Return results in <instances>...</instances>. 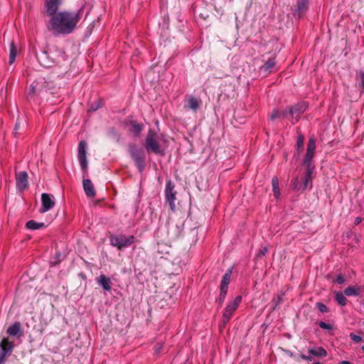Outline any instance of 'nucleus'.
I'll return each mask as SVG.
<instances>
[{"label": "nucleus", "mask_w": 364, "mask_h": 364, "mask_svg": "<svg viewBox=\"0 0 364 364\" xmlns=\"http://www.w3.org/2000/svg\"><path fill=\"white\" fill-rule=\"evenodd\" d=\"M18 53V49L14 41L10 43L9 49V64L11 65L15 62L16 57Z\"/></svg>", "instance_id": "23"}, {"label": "nucleus", "mask_w": 364, "mask_h": 364, "mask_svg": "<svg viewBox=\"0 0 364 364\" xmlns=\"http://www.w3.org/2000/svg\"><path fill=\"white\" fill-rule=\"evenodd\" d=\"M309 0H296L295 9L293 11V15L298 18L302 17L307 10L309 9Z\"/></svg>", "instance_id": "13"}, {"label": "nucleus", "mask_w": 364, "mask_h": 364, "mask_svg": "<svg viewBox=\"0 0 364 364\" xmlns=\"http://www.w3.org/2000/svg\"><path fill=\"white\" fill-rule=\"evenodd\" d=\"M360 222H361V218H355V225H358Z\"/></svg>", "instance_id": "45"}, {"label": "nucleus", "mask_w": 364, "mask_h": 364, "mask_svg": "<svg viewBox=\"0 0 364 364\" xmlns=\"http://www.w3.org/2000/svg\"><path fill=\"white\" fill-rule=\"evenodd\" d=\"M362 350L364 351V346L361 347Z\"/></svg>", "instance_id": "49"}, {"label": "nucleus", "mask_w": 364, "mask_h": 364, "mask_svg": "<svg viewBox=\"0 0 364 364\" xmlns=\"http://www.w3.org/2000/svg\"><path fill=\"white\" fill-rule=\"evenodd\" d=\"M230 1H232L233 0H229Z\"/></svg>", "instance_id": "50"}, {"label": "nucleus", "mask_w": 364, "mask_h": 364, "mask_svg": "<svg viewBox=\"0 0 364 364\" xmlns=\"http://www.w3.org/2000/svg\"><path fill=\"white\" fill-rule=\"evenodd\" d=\"M277 118H287L289 119V114L288 109L279 111L278 109H274L270 115V119L274 120Z\"/></svg>", "instance_id": "20"}, {"label": "nucleus", "mask_w": 364, "mask_h": 364, "mask_svg": "<svg viewBox=\"0 0 364 364\" xmlns=\"http://www.w3.org/2000/svg\"><path fill=\"white\" fill-rule=\"evenodd\" d=\"M14 345L8 338H4L0 343L1 350L7 355H10L13 351Z\"/></svg>", "instance_id": "17"}, {"label": "nucleus", "mask_w": 364, "mask_h": 364, "mask_svg": "<svg viewBox=\"0 0 364 364\" xmlns=\"http://www.w3.org/2000/svg\"><path fill=\"white\" fill-rule=\"evenodd\" d=\"M274 66H275V61L273 59H269L264 65V68L265 70H270Z\"/></svg>", "instance_id": "31"}, {"label": "nucleus", "mask_w": 364, "mask_h": 364, "mask_svg": "<svg viewBox=\"0 0 364 364\" xmlns=\"http://www.w3.org/2000/svg\"><path fill=\"white\" fill-rule=\"evenodd\" d=\"M316 149V139L314 137L311 136L309 138L306 153L305 154L303 164L306 166V171L304 176V178L301 184V191L306 189L309 186V183L311 181V175L314 170L315 166L313 163V158L314 156Z\"/></svg>", "instance_id": "2"}, {"label": "nucleus", "mask_w": 364, "mask_h": 364, "mask_svg": "<svg viewBox=\"0 0 364 364\" xmlns=\"http://www.w3.org/2000/svg\"><path fill=\"white\" fill-rule=\"evenodd\" d=\"M309 353L314 356L326 357L327 355L326 350L322 347L309 349Z\"/></svg>", "instance_id": "25"}, {"label": "nucleus", "mask_w": 364, "mask_h": 364, "mask_svg": "<svg viewBox=\"0 0 364 364\" xmlns=\"http://www.w3.org/2000/svg\"><path fill=\"white\" fill-rule=\"evenodd\" d=\"M134 239L133 235H119L115 237V247L119 250L127 247L134 243Z\"/></svg>", "instance_id": "12"}, {"label": "nucleus", "mask_w": 364, "mask_h": 364, "mask_svg": "<svg viewBox=\"0 0 364 364\" xmlns=\"http://www.w3.org/2000/svg\"><path fill=\"white\" fill-rule=\"evenodd\" d=\"M335 282L338 284H343L345 282V278L343 277V275L339 274L337 276Z\"/></svg>", "instance_id": "39"}, {"label": "nucleus", "mask_w": 364, "mask_h": 364, "mask_svg": "<svg viewBox=\"0 0 364 364\" xmlns=\"http://www.w3.org/2000/svg\"><path fill=\"white\" fill-rule=\"evenodd\" d=\"M162 346H163V345L161 344V343H159L158 345H156L155 346V350H154L155 353H159L161 352V349H162Z\"/></svg>", "instance_id": "42"}, {"label": "nucleus", "mask_w": 364, "mask_h": 364, "mask_svg": "<svg viewBox=\"0 0 364 364\" xmlns=\"http://www.w3.org/2000/svg\"><path fill=\"white\" fill-rule=\"evenodd\" d=\"M313 364H321V363L318 362H316V363H314Z\"/></svg>", "instance_id": "48"}, {"label": "nucleus", "mask_w": 364, "mask_h": 364, "mask_svg": "<svg viewBox=\"0 0 364 364\" xmlns=\"http://www.w3.org/2000/svg\"><path fill=\"white\" fill-rule=\"evenodd\" d=\"M18 129H19V121L18 119L15 124V127H14L15 134H17V131Z\"/></svg>", "instance_id": "43"}, {"label": "nucleus", "mask_w": 364, "mask_h": 364, "mask_svg": "<svg viewBox=\"0 0 364 364\" xmlns=\"http://www.w3.org/2000/svg\"><path fill=\"white\" fill-rule=\"evenodd\" d=\"M306 105L305 102H300L288 108L289 121L292 124L296 123L299 119L300 115L306 110Z\"/></svg>", "instance_id": "9"}, {"label": "nucleus", "mask_w": 364, "mask_h": 364, "mask_svg": "<svg viewBox=\"0 0 364 364\" xmlns=\"http://www.w3.org/2000/svg\"><path fill=\"white\" fill-rule=\"evenodd\" d=\"M110 244L114 245V236L111 235L109 237Z\"/></svg>", "instance_id": "46"}, {"label": "nucleus", "mask_w": 364, "mask_h": 364, "mask_svg": "<svg viewBox=\"0 0 364 364\" xmlns=\"http://www.w3.org/2000/svg\"><path fill=\"white\" fill-rule=\"evenodd\" d=\"M41 203L42 205L39 210L41 213L50 210L55 204L53 196L46 193L41 194Z\"/></svg>", "instance_id": "11"}, {"label": "nucleus", "mask_w": 364, "mask_h": 364, "mask_svg": "<svg viewBox=\"0 0 364 364\" xmlns=\"http://www.w3.org/2000/svg\"><path fill=\"white\" fill-rule=\"evenodd\" d=\"M86 146V142L81 141L78 144L77 149V159L80 168L83 171H86L87 168Z\"/></svg>", "instance_id": "10"}, {"label": "nucleus", "mask_w": 364, "mask_h": 364, "mask_svg": "<svg viewBox=\"0 0 364 364\" xmlns=\"http://www.w3.org/2000/svg\"><path fill=\"white\" fill-rule=\"evenodd\" d=\"M81 14V9L77 12H58L50 19L51 29L58 34H69L75 28Z\"/></svg>", "instance_id": "1"}, {"label": "nucleus", "mask_w": 364, "mask_h": 364, "mask_svg": "<svg viewBox=\"0 0 364 364\" xmlns=\"http://www.w3.org/2000/svg\"><path fill=\"white\" fill-rule=\"evenodd\" d=\"M360 82H359V85H360V86L362 87V88H363L364 87V73H360Z\"/></svg>", "instance_id": "41"}, {"label": "nucleus", "mask_w": 364, "mask_h": 364, "mask_svg": "<svg viewBox=\"0 0 364 364\" xmlns=\"http://www.w3.org/2000/svg\"><path fill=\"white\" fill-rule=\"evenodd\" d=\"M350 338L355 343H359L362 341V337L358 336V335H356L353 333H351L350 334Z\"/></svg>", "instance_id": "37"}, {"label": "nucleus", "mask_w": 364, "mask_h": 364, "mask_svg": "<svg viewBox=\"0 0 364 364\" xmlns=\"http://www.w3.org/2000/svg\"><path fill=\"white\" fill-rule=\"evenodd\" d=\"M165 196L166 200L168 203L171 210L174 211L176 209L175 201L176 200V191L174 190V184L171 180L166 182Z\"/></svg>", "instance_id": "8"}, {"label": "nucleus", "mask_w": 364, "mask_h": 364, "mask_svg": "<svg viewBox=\"0 0 364 364\" xmlns=\"http://www.w3.org/2000/svg\"><path fill=\"white\" fill-rule=\"evenodd\" d=\"M37 59L40 64L43 67H51L53 63L61 65L67 60V56L62 50L55 48V50L48 52L42 51L37 55Z\"/></svg>", "instance_id": "3"}, {"label": "nucleus", "mask_w": 364, "mask_h": 364, "mask_svg": "<svg viewBox=\"0 0 364 364\" xmlns=\"http://www.w3.org/2000/svg\"><path fill=\"white\" fill-rule=\"evenodd\" d=\"M316 306L321 313H326L328 311L327 306L325 304H323V303H321V302L316 303Z\"/></svg>", "instance_id": "35"}, {"label": "nucleus", "mask_w": 364, "mask_h": 364, "mask_svg": "<svg viewBox=\"0 0 364 364\" xmlns=\"http://www.w3.org/2000/svg\"><path fill=\"white\" fill-rule=\"evenodd\" d=\"M83 189L86 196L89 198H94L96 195L95 187L90 179H84L82 181Z\"/></svg>", "instance_id": "16"}, {"label": "nucleus", "mask_w": 364, "mask_h": 364, "mask_svg": "<svg viewBox=\"0 0 364 364\" xmlns=\"http://www.w3.org/2000/svg\"><path fill=\"white\" fill-rule=\"evenodd\" d=\"M6 333L10 336L20 337L22 335L21 323L19 322H14L7 328Z\"/></svg>", "instance_id": "18"}, {"label": "nucleus", "mask_w": 364, "mask_h": 364, "mask_svg": "<svg viewBox=\"0 0 364 364\" xmlns=\"http://www.w3.org/2000/svg\"><path fill=\"white\" fill-rule=\"evenodd\" d=\"M143 129V126L136 122H131L130 131L134 134V136H137L140 134Z\"/></svg>", "instance_id": "27"}, {"label": "nucleus", "mask_w": 364, "mask_h": 364, "mask_svg": "<svg viewBox=\"0 0 364 364\" xmlns=\"http://www.w3.org/2000/svg\"><path fill=\"white\" fill-rule=\"evenodd\" d=\"M26 227L29 230H35L44 228L46 227V225L44 223H38L36 222L35 220H31L26 223Z\"/></svg>", "instance_id": "24"}, {"label": "nucleus", "mask_w": 364, "mask_h": 364, "mask_svg": "<svg viewBox=\"0 0 364 364\" xmlns=\"http://www.w3.org/2000/svg\"><path fill=\"white\" fill-rule=\"evenodd\" d=\"M200 102L194 97L191 96L188 100V106L191 109H192L193 111L197 110V109L200 106Z\"/></svg>", "instance_id": "26"}, {"label": "nucleus", "mask_w": 364, "mask_h": 364, "mask_svg": "<svg viewBox=\"0 0 364 364\" xmlns=\"http://www.w3.org/2000/svg\"><path fill=\"white\" fill-rule=\"evenodd\" d=\"M63 0H46L45 7L46 14L50 17L55 16Z\"/></svg>", "instance_id": "14"}, {"label": "nucleus", "mask_w": 364, "mask_h": 364, "mask_svg": "<svg viewBox=\"0 0 364 364\" xmlns=\"http://www.w3.org/2000/svg\"><path fill=\"white\" fill-rule=\"evenodd\" d=\"M318 326L323 328V329H326V330H332L333 329V326L329 324V323H326V322L324 321H320L318 322Z\"/></svg>", "instance_id": "34"}, {"label": "nucleus", "mask_w": 364, "mask_h": 364, "mask_svg": "<svg viewBox=\"0 0 364 364\" xmlns=\"http://www.w3.org/2000/svg\"><path fill=\"white\" fill-rule=\"evenodd\" d=\"M8 355L5 354L4 352L1 350L0 352V364H4L5 363V358Z\"/></svg>", "instance_id": "40"}, {"label": "nucleus", "mask_w": 364, "mask_h": 364, "mask_svg": "<svg viewBox=\"0 0 364 364\" xmlns=\"http://www.w3.org/2000/svg\"><path fill=\"white\" fill-rule=\"evenodd\" d=\"M227 292H228V289H225L224 287H222V288L220 287V295L218 297V302H219L220 305H221L223 303V301L225 299Z\"/></svg>", "instance_id": "30"}, {"label": "nucleus", "mask_w": 364, "mask_h": 364, "mask_svg": "<svg viewBox=\"0 0 364 364\" xmlns=\"http://www.w3.org/2000/svg\"><path fill=\"white\" fill-rule=\"evenodd\" d=\"M232 267H230L225 272V274L223 275L220 287H224L225 289H228V284L230 282V277L232 274Z\"/></svg>", "instance_id": "22"}, {"label": "nucleus", "mask_w": 364, "mask_h": 364, "mask_svg": "<svg viewBox=\"0 0 364 364\" xmlns=\"http://www.w3.org/2000/svg\"><path fill=\"white\" fill-rule=\"evenodd\" d=\"M100 107V102H95V103H92L90 107V109H89V112H95L96 111L97 109H99V107Z\"/></svg>", "instance_id": "38"}, {"label": "nucleus", "mask_w": 364, "mask_h": 364, "mask_svg": "<svg viewBox=\"0 0 364 364\" xmlns=\"http://www.w3.org/2000/svg\"><path fill=\"white\" fill-rule=\"evenodd\" d=\"M28 186V174L26 171L20 172L16 176V188L23 191Z\"/></svg>", "instance_id": "15"}, {"label": "nucleus", "mask_w": 364, "mask_h": 364, "mask_svg": "<svg viewBox=\"0 0 364 364\" xmlns=\"http://www.w3.org/2000/svg\"><path fill=\"white\" fill-rule=\"evenodd\" d=\"M159 135L153 129H149L144 144L148 153H154L156 155L164 156V151L161 149L159 141Z\"/></svg>", "instance_id": "4"}, {"label": "nucleus", "mask_w": 364, "mask_h": 364, "mask_svg": "<svg viewBox=\"0 0 364 364\" xmlns=\"http://www.w3.org/2000/svg\"><path fill=\"white\" fill-rule=\"evenodd\" d=\"M338 364H351L349 361L347 360H343L340 362Z\"/></svg>", "instance_id": "47"}, {"label": "nucleus", "mask_w": 364, "mask_h": 364, "mask_svg": "<svg viewBox=\"0 0 364 364\" xmlns=\"http://www.w3.org/2000/svg\"><path fill=\"white\" fill-rule=\"evenodd\" d=\"M268 250H269V249H268V247L267 246L262 247L259 250V251H258V252L257 254V257H262L264 256L267 253Z\"/></svg>", "instance_id": "33"}, {"label": "nucleus", "mask_w": 364, "mask_h": 364, "mask_svg": "<svg viewBox=\"0 0 364 364\" xmlns=\"http://www.w3.org/2000/svg\"><path fill=\"white\" fill-rule=\"evenodd\" d=\"M304 136L302 135H299L297 138V141H296V144H297V146H298V149H302L303 148V146H304Z\"/></svg>", "instance_id": "36"}, {"label": "nucleus", "mask_w": 364, "mask_h": 364, "mask_svg": "<svg viewBox=\"0 0 364 364\" xmlns=\"http://www.w3.org/2000/svg\"><path fill=\"white\" fill-rule=\"evenodd\" d=\"M292 188L294 190L301 191V184L299 183V178H295L292 181Z\"/></svg>", "instance_id": "32"}, {"label": "nucleus", "mask_w": 364, "mask_h": 364, "mask_svg": "<svg viewBox=\"0 0 364 364\" xmlns=\"http://www.w3.org/2000/svg\"><path fill=\"white\" fill-rule=\"evenodd\" d=\"M272 191L275 198H279L280 196L279 187V179L277 177H273L272 180Z\"/></svg>", "instance_id": "28"}, {"label": "nucleus", "mask_w": 364, "mask_h": 364, "mask_svg": "<svg viewBox=\"0 0 364 364\" xmlns=\"http://www.w3.org/2000/svg\"><path fill=\"white\" fill-rule=\"evenodd\" d=\"M129 152L134 161L139 172L141 173L144 170L146 166L145 150L136 144H130L129 146Z\"/></svg>", "instance_id": "5"}, {"label": "nucleus", "mask_w": 364, "mask_h": 364, "mask_svg": "<svg viewBox=\"0 0 364 364\" xmlns=\"http://www.w3.org/2000/svg\"><path fill=\"white\" fill-rule=\"evenodd\" d=\"M336 301L338 304L341 306H345L347 303V299L346 298V295L344 292L338 291L335 294Z\"/></svg>", "instance_id": "29"}, {"label": "nucleus", "mask_w": 364, "mask_h": 364, "mask_svg": "<svg viewBox=\"0 0 364 364\" xmlns=\"http://www.w3.org/2000/svg\"><path fill=\"white\" fill-rule=\"evenodd\" d=\"M47 89V82L44 77H40L34 80L28 87V100H31L35 95H40Z\"/></svg>", "instance_id": "6"}, {"label": "nucleus", "mask_w": 364, "mask_h": 364, "mask_svg": "<svg viewBox=\"0 0 364 364\" xmlns=\"http://www.w3.org/2000/svg\"><path fill=\"white\" fill-rule=\"evenodd\" d=\"M301 358H303L304 360H309V361H311V357L310 356H308V355H301Z\"/></svg>", "instance_id": "44"}, {"label": "nucleus", "mask_w": 364, "mask_h": 364, "mask_svg": "<svg viewBox=\"0 0 364 364\" xmlns=\"http://www.w3.org/2000/svg\"><path fill=\"white\" fill-rule=\"evenodd\" d=\"M97 283L102 287L105 290L110 291L111 285H110V279L109 277H106L104 274H101L97 278Z\"/></svg>", "instance_id": "19"}, {"label": "nucleus", "mask_w": 364, "mask_h": 364, "mask_svg": "<svg viewBox=\"0 0 364 364\" xmlns=\"http://www.w3.org/2000/svg\"><path fill=\"white\" fill-rule=\"evenodd\" d=\"M344 294L347 296H358L360 294V287L358 285L349 286L345 289Z\"/></svg>", "instance_id": "21"}, {"label": "nucleus", "mask_w": 364, "mask_h": 364, "mask_svg": "<svg viewBox=\"0 0 364 364\" xmlns=\"http://www.w3.org/2000/svg\"><path fill=\"white\" fill-rule=\"evenodd\" d=\"M242 301V296L240 295L237 296L234 301L230 302L224 310L223 314V322L224 324L227 323L231 318L233 313L238 308L240 304Z\"/></svg>", "instance_id": "7"}]
</instances>
